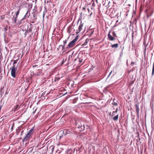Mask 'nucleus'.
I'll return each instance as SVG.
<instances>
[{"instance_id":"nucleus-1","label":"nucleus","mask_w":154,"mask_h":154,"mask_svg":"<svg viewBox=\"0 0 154 154\" xmlns=\"http://www.w3.org/2000/svg\"><path fill=\"white\" fill-rule=\"evenodd\" d=\"M75 124L79 128H81L82 130L84 129V125L83 121L81 120L76 119L75 121Z\"/></svg>"},{"instance_id":"nucleus-2","label":"nucleus","mask_w":154,"mask_h":154,"mask_svg":"<svg viewBox=\"0 0 154 154\" xmlns=\"http://www.w3.org/2000/svg\"><path fill=\"white\" fill-rule=\"evenodd\" d=\"M78 39V36H77L73 40L69 43L66 48H71L74 47Z\"/></svg>"},{"instance_id":"nucleus-3","label":"nucleus","mask_w":154,"mask_h":154,"mask_svg":"<svg viewBox=\"0 0 154 154\" xmlns=\"http://www.w3.org/2000/svg\"><path fill=\"white\" fill-rule=\"evenodd\" d=\"M17 66H16L15 65H14L11 69V75L14 78L16 77V72L17 70Z\"/></svg>"},{"instance_id":"nucleus-4","label":"nucleus","mask_w":154,"mask_h":154,"mask_svg":"<svg viewBox=\"0 0 154 154\" xmlns=\"http://www.w3.org/2000/svg\"><path fill=\"white\" fill-rule=\"evenodd\" d=\"M32 135L29 133H28L25 136L23 140V142H25L29 139L30 137Z\"/></svg>"},{"instance_id":"nucleus-5","label":"nucleus","mask_w":154,"mask_h":154,"mask_svg":"<svg viewBox=\"0 0 154 154\" xmlns=\"http://www.w3.org/2000/svg\"><path fill=\"white\" fill-rule=\"evenodd\" d=\"M30 10H29V9L27 11L26 13V14L25 16H24L23 18L22 19H21V20H23L25 19L26 18H27L29 17L30 15V13L29 12Z\"/></svg>"},{"instance_id":"nucleus-6","label":"nucleus","mask_w":154,"mask_h":154,"mask_svg":"<svg viewBox=\"0 0 154 154\" xmlns=\"http://www.w3.org/2000/svg\"><path fill=\"white\" fill-rule=\"evenodd\" d=\"M110 32L109 31V33L108 34V37L109 39L111 41H113L115 40V38L114 37L112 36L111 35H110Z\"/></svg>"},{"instance_id":"nucleus-7","label":"nucleus","mask_w":154,"mask_h":154,"mask_svg":"<svg viewBox=\"0 0 154 154\" xmlns=\"http://www.w3.org/2000/svg\"><path fill=\"white\" fill-rule=\"evenodd\" d=\"M70 131H69V130H66V129L64 130L63 131V134L65 135H66L67 134H69L70 133Z\"/></svg>"},{"instance_id":"nucleus-8","label":"nucleus","mask_w":154,"mask_h":154,"mask_svg":"<svg viewBox=\"0 0 154 154\" xmlns=\"http://www.w3.org/2000/svg\"><path fill=\"white\" fill-rule=\"evenodd\" d=\"M83 26V24L81 23V24L79 26V29H78L79 31L77 33H78L79 32L81 31V30L82 29V27Z\"/></svg>"},{"instance_id":"nucleus-9","label":"nucleus","mask_w":154,"mask_h":154,"mask_svg":"<svg viewBox=\"0 0 154 154\" xmlns=\"http://www.w3.org/2000/svg\"><path fill=\"white\" fill-rule=\"evenodd\" d=\"M119 115L117 114L112 118L113 120L114 121H117L118 119Z\"/></svg>"},{"instance_id":"nucleus-10","label":"nucleus","mask_w":154,"mask_h":154,"mask_svg":"<svg viewBox=\"0 0 154 154\" xmlns=\"http://www.w3.org/2000/svg\"><path fill=\"white\" fill-rule=\"evenodd\" d=\"M118 111V108H117L116 109V110L115 111H113L112 113V116L115 115L117 113Z\"/></svg>"},{"instance_id":"nucleus-11","label":"nucleus","mask_w":154,"mask_h":154,"mask_svg":"<svg viewBox=\"0 0 154 154\" xmlns=\"http://www.w3.org/2000/svg\"><path fill=\"white\" fill-rule=\"evenodd\" d=\"M119 46V44L117 43L112 45H111V47L112 48H117Z\"/></svg>"},{"instance_id":"nucleus-12","label":"nucleus","mask_w":154,"mask_h":154,"mask_svg":"<svg viewBox=\"0 0 154 154\" xmlns=\"http://www.w3.org/2000/svg\"><path fill=\"white\" fill-rule=\"evenodd\" d=\"M33 129H34V128L33 127L32 129H31L30 130H29V132L28 133H29L30 134H31V135H32L34 132Z\"/></svg>"},{"instance_id":"nucleus-13","label":"nucleus","mask_w":154,"mask_h":154,"mask_svg":"<svg viewBox=\"0 0 154 154\" xmlns=\"http://www.w3.org/2000/svg\"><path fill=\"white\" fill-rule=\"evenodd\" d=\"M67 42V40H66L63 41V45H60V46H61L63 48L65 47V45L66 44Z\"/></svg>"},{"instance_id":"nucleus-14","label":"nucleus","mask_w":154,"mask_h":154,"mask_svg":"<svg viewBox=\"0 0 154 154\" xmlns=\"http://www.w3.org/2000/svg\"><path fill=\"white\" fill-rule=\"evenodd\" d=\"M139 107H138V108L137 107V108H136V112H137V116L138 117L139 116Z\"/></svg>"},{"instance_id":"nucleus-15","label":"nucleus","mask_w":154,"mask_h":154,"mask_svg":"<svg viewBox=\"0 0 154 154\" xmlns=\"http://www.w3.org/2000/svg\"><path fill=\"white\" fill-rule=\"evenodd\" d=\"M17 18L15 17L14 16L13 18V20L14 21V23H16V21L17 20Z\"/></svg>"},{"instance_id":"nucleus-16","label":"nucleus","mask_w":154,"mask_h":154,"mask_svg":"<svg viewBox=\"0 0 154 154\" xmlns=\"http://www.w3.org/2000/svg\"><path fill=\"white\" fill-rule=\"evenodd\" d=\"M20 12V9H19L18 11H17L16 13V15L15 16V17L17 18L18 16V15L19 13Z\"/></svg>"},{"instance_id":"nucleus-17","label":"nucleus","mask_w":154,"mask_h":154,"mask_svg":"<svg viewBox=\"0 0 154 154\" xmlns=\"http://www.w3.org/2000/svg\"><path fill=\"white\" fill-rule=\"evenodd\" d=\"M88 40H88V39H86V40L85 41V42L84 43L83 45H86L87 44V43H88Z\"/></svg>"},{"instance_id":"nucleus-18","label":"nucleus","mask_w":154,"mask_h":154,"mask_svg":"<svg viewBox=\"0 0 154 154\" xmlns=\"http://www.w3.org/2000/svg\"><path fill=\"white\" fill-rule=\"evenodd\" d=\"M112 104L114 106H117V103L114 102L112 103Z\"/></svg>"},{"instance_id":"nucleus-19","label":"nucleus","mask_w":154,"mask_h":154,"mask_svg":"<svg viewBox=\"0 0 154 154\" xmlns=\"http://www.w3.org/2000/svg\"><path fill=\"white\" fill-rule=\"evenodd\" d=\"M71 29H70L69 28L68 29V30H67L68 32L69 33H70L71 32Z\"/></svg>"},{"instance_id":"nucleus-20","label":"nucleus","mask_w":154,"mask_h":154,"mask_svg":"<svg viewBox=\"0 0 154 154\" xmlns=\"http://www.w3.org/2000/svg\"><path fill=\"white\" fill-rule=\"evenodd\" d=\"M112 35H113V36L114 37V36H116V33H115V32H113L112 33Z\"/></svg>"},{"instance_id":"nucleus-21","label":"nucleus","mask_w":154,"mask_h":154,"mask_svg":"<svg viewBox=\"0 0 154 154\" xmlns=\"http://www.w3.org/2000/svg\"><path fill=\"white\" fill-rule=\"evenodd\" d=\"M79 62L80 63H81L82 62V59H79Z\"/></svg>"},{"instance_id":"nucleus-22","label":"nucleus","mask_w":154,"mask_h":154,"mask_svg":"<svg viewBox=\"0 0 154 154\" xmlns=\"http://www.w3.org/2000/svg\"><path fill=\"white\" fill-rule=\"evenodd\" d=\"M16 63H17V62L16 61H14V62L13 63V66H14V65H15L14 64Z\"/></svg>"},{"instance_id":"nucleus-23","label":"nucleus","mask_w":154,"mask_h":154,"mask_svg":"<svg viewBox=\"0 0 154 154\" xmlns=\"http://www.w3.org/2000/svg\"><path fill=\"white\" fill-rule=\"evenodd\" d=\"M135 107H136V108H137V107L138 108L139 107V106L137 104H136L135 105Z\"/></svg>"},{"instance_id":"nucleus-24","label":"nucleus","mask_w":154,"mask_h":154,"mask_svg":"<svg viewBox=\"0 0 154 154\" xmlns=\"http://www.w3.org/2000/svg\"><path fill=\"white\" fill-rule=\"evenodd\" d=\"M23 21V20H20V21L18 23L19 24H20L22 23L21 22Z\"/></svg>"},{"instance_id":"nucleus-25","label":"nucleus","mask_w":154,"mask_h":154,"mask_svg":"<svg viewBox=\"0 0 154 154\" xmlns=\"http://www.w3.org/2000/svg\"><path fill=\"white\" fill-rule=\"evenodd\" d=\"M109 115L111 117L112 116V114L111 113V112H110V113H109Z\"/></svg>"},{"instance_id":"nucleus-26","label":"nucleus","mask_w":154,"mask_h":154,"mask_svg":"<svg viewBox=\"0 0 154 154\" xmlns=\"http://www.w3.org/2000/svg\"><path fill=\"white\" fill-rule=\"evenodd\" d=\"M112 72V71H111V72H110V73H109V76H108V77H109V75H110V74H111V73Z\"/></svg>"},{"instance_id":"nucleus-27","label":"nucleus","mask_w":154,"mask_h":154,"mask_svg":"<svg viewBox=\"0 0 154 154\" xmlns=\"http://www.w3.org/2000/svg\"><path fill=\"white\" fill-rule=\"evenodd\" d=\"M18 107V106H17V107L15 108V110H17V108Z\"/></svg>"},{"instance_id":"nucleus-28","label":"nucleus","mask_w":154,"mask_h":154,"mask_svg":"<svg viewBox=\"0 0 154 154\" xmlns=\"http://www.w3.org/2000/svg\"><path fill=\"white\" fill-rule=\"evenodd\" d=\"M133 83V82H132L131 83H130V84H129V85H131V84H132Z\"/></svg>"},{"instance_id":"nucleus-29","label":"nucleus","mask_w":154,"mask_h":154,"mask_svg":"<svg viewBox=\"0 0 154 154\" xmlns=\"http://www.w3.org/2000/svg\"><path fill=\"white\" fill-rule=\"evenodd\" d=\"M44 16H45V14L44 13L43 14V17H44Z\"/></svg>"},{"instance_id":"nucleus-30","label":"nucleus","mask_w":154,"mask_h":154,"mask_svg":"<svg viewBox=\"0 0 154 154\" xmlns=\"http://www.w3.org/2000/svg\"><path fill=\"white\" fill-rule=\"evenodd\" d=\"M85 9V8H83V10H84Z\"/></svg>"},{"instance_id":"nucleus-31","label":"nucleus","mask_w":154,"mask_h":154,"mask_svg":"<svg viewBox=\"0 0 154 154\" xmlns=\"http://www.w3.org/2000/svg\"><path fill=\"white\" fill-rule=\"evenodd\" d=\"M67 93L66 92V93H65V94H64L63 95H65L67 94Z\"/></svg>"},{"instance_id":"nucleus-32","label":"nucleus","mask_w":154,"mask_h":154,"mask_svg":"<svg viewBox=\"0 0 154 154\" xmlns=\"http://www.w3.org/2000/svg\"><path fill=\"white\" fill-rule=\"evenodd\" d=\"M88 11H89V8H88Z\"/></svg>"},{"instance_id":"nucleus-33","label":"nucleus","mask_w":154,"mask_h":154,"mask_svg":"<svg viewBox=\"0 0 154 154\" xmlns=\"http://www.w3.org/2000/svg\"><path fill=\"white\" fill-rule=\"evenodd\" d=\"M76 59H76V58L75 59V61L76 60Z\"/></svg>"},{"instance_id":"nucleus-34","label":"nucleus","mask_w":154,"mask_h":154,"mask_svg":"<svg viewBox=\"0 0 154 154\" xmlns=\"http://www.w3.org/2000/svg\"><path fill=\"white\" fill-rule=\"evenodd\" d=\"M23 131H22L21 132V134H22V133H23Z\"/></svg>"},{"instance_id":"nucleus-35","label":"nucleus","mask_w":154,"mask_h":154,"mask_svg":"<svg viewBox=\"0 0 154 154\" xmlns=\"http://www.w3.org/2000/svg\"><path fill=\"white\" fill-rule=\"evenodd\" d=\"M61 136H60V138H61Z\"/></svg>"},{"instance_id":"nucleus-36","label":"nucleus","mask_w":154,"mask_h":154,"mask_svg":"<svg viewBox=\"0 0 154 154\" xmlns=\"http://www.w3.org/2000/svg\"><path fill=\"white\" fill-rule=\"evenodd\" d=\"M69 58H70V56H69Z\"/></svg>"},{"instance_id":"nucleus-37","label":"nucleus","mask_w":154,"mask_h":154,"mask_svg":"<svg viewBox=\"0 0 154 154\" xmlns=\"http://www.w3.org/2000/svg\"><path fill=\"white\" fill-rule=\"evenodd\" d=\"M96 1H97V0H96Z\"/></svg>"}]
</instances>
